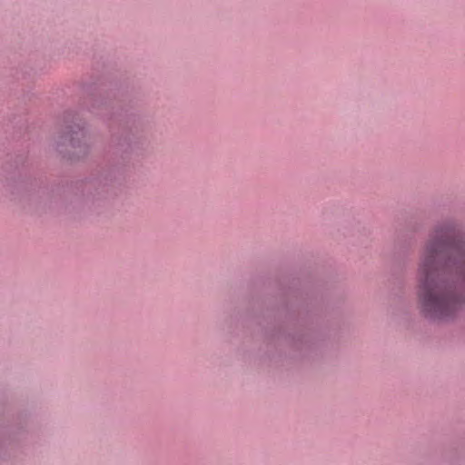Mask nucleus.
Returning <instances> with one entry per match:
<instances>
[{"label": "nucleus", "mask_w": 465, "mask_h": 465, "mask_svg": "<svg viewBox=\"0 0 465 465\" xmlns=\"http://www.w3.org/2000/svg\"><path fill=\"white\" fill-rule=\"evenodd\" d=\"M418 296L430 318L449 319L465 304V235L452 224L437 227L420 255Z\"/></svg>", "instance_id": "f257e3e1"}, {"label": "nucleus", "mask_w": 465, "mask_h": 465, "mask_svg": "<svg viewBox=\"0 0 465 465\" xmlns=\"http://www.w3.org/2000/svg\"><path fill=\"white\" fill-rule=\"evenodd\" d=\"M68 135L70 138V143L73 147H75L76 144L80 146L81 140L85 137L84 130L79 127H77V130H72Z\"/></svg>", "instance_id": "f03ea898"}]
</instances>
